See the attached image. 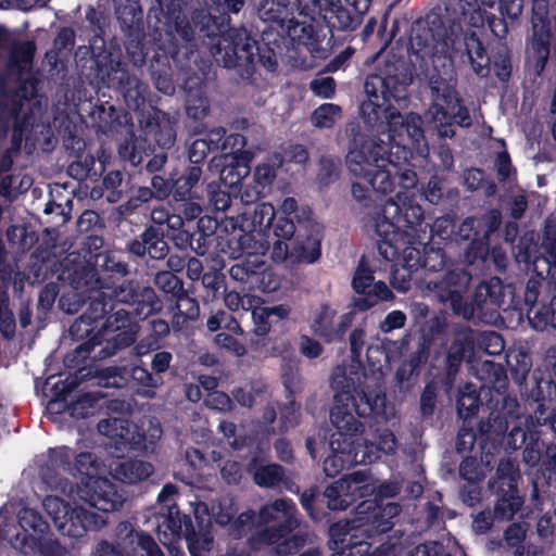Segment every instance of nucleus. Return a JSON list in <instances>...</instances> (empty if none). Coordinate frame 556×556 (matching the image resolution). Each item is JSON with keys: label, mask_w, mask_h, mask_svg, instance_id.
Returning <instances> with one entry per match:
<instances>
[{"label": "nucleus", "mask_w": 556, "mask_h": 556, "mask_svg": "<svg viewBox=\"0 0 556 556\" xmlns=\"http://www.w3.org/2000/svg\"><path fill=\"white\" fill-rule=\"evenodd\" d=\"M98 431L117 441L129 451H140L144 447L146 434L124 417H111L102 419L98 424Z\"/></svg>", "instance_id": "aec40b11"}, {"label": "nucleus", "mask_w": 556, "mask_h": 556, "mask_svg": "<svg viewBox=\"0 0 556 556\" xmlns=\"http://www.w3.org/2000/svg\"><path fill=\"white\" fill-rule=\"evenodd\" d=\"M276 216V210L273 204L268 202L260 203L255 206L252 215V225L260 231L267 230L273 225Z\"/></svg>", "instance_id": "69168bd1"}, {"label": "nucleus", "mask_w": 556, "mask_h": 556, "mask_svg": "<svg viewBox=\"0 0 556 556\" xmlns=\"http://www.w3.org/2000/svg\"><path fill=\"white\" fill-rule=\"evenodd\" d=\"M210 168L217 172L220 180L230 187L239 184L250 173L245 157L233 153H225L213 157L210 162Z\"/></svg>", "instance_id": "cd10ccee"}, {"label": "nucleus", "mask_w": 556, "mask_h": 556, "mask_svg": "<svg viewBox=\"0 0 556 556\" xmlns=\"http://www.w3.org/2000/svg\"><path fill=\"white\" fill-rule=\"evenodd\" d=\"M404 238L405 240H409V242L403 244V241H400L401 248L397 250V254L392 261L397 262L395 266H401L402 268L414 271L420 266V252L412 245L415 238L414 235L405 232Z\"/></svg>", "instance_id": "49530a36"}, {"label": "nucleus", "mask_w": 556, "mask_h": 556, "mask_svg": "<svg viewBox=\"0 0 556 556\" xmlns=\"http://www.w3.org/2000/svg\"><path fill=\"white\" fill-rule=\"evenodd\" d=\"M387 212L393 216H400L405 226L412 230L421 226L424 211L416 202L413 193L397 191L394 197L387 200Z\"/></svg>", "instance_id": "393cba45"}, {"label": "nucleus", "mask_w": 556, "mask_h": 556, "mask_svg": "<svg viewBox=\"0 0 556 556\" xmlns=\"http://www.w3.org/2000/svg\"><path fill=\"white\" fill-rule=\"evenodd\" d=\"M336 316L317 315L313 324L314 333L328 343L343 340L354 317V315H340V318L336 320Z\"/></svg>", "instance_id": "7c9ffc66"}, {"label": "nucleus", "mask_w": 556, "mask_h": 556, "mask_svg": "<svg viewBox=\"0 0 556 556\" xmlns=\"http://www.w3.org/2000/svg\"><path fill=\"white\" fill-rule=\"evenodd\" d=\"M105 330H108V327L98 329L97 333L92 338L80 343L72 352L67 353L63 361L65 367L80 370L84 367L85 361L90 357V353L93 349L97 345H101V338L105 334Z\"/></svg>", "instance_id": "ea45409f"}, {"label": "nucleus", "mask_w": 556, "mask_h": 556, "mask_svg": "<svg viewBox=\"0 0 556 556\" xmlns=\"http://www.w3.org/2000/svg\"><path fill=\"white\" fill-rule=\"evenodd\" d=\"M141 315H106L100 329L108 327L101 338V344L105 345L99 352L102 357L113 356L118 350L131 346L139 332L140 326L136 319Z\"/></svg>", "instance_id": "4468645a"}, {"label": "nucleus", "mask_w": 556, "mask_h": 556, "mask_svg": "<svg viewBox=\"0 0 556 556\" xmlns=\"http://www.w3.org/2000/svg\"><path fill=\"white\" fill-rule=\"evenodd\" d=\"M471 281V275L462 268L448 270L435 296L441 302H450L453 313H462L463 311V296L462 291L467 289Z\"/></svg>", "instance_id": "5701e85b"}, {"label": "nucleus", "mask_w": 556, "mask_h": 556, "mask_svg": "<svg viewBox=\"0 0 556 556\" xmlns=\"http://www.w3.org/2000/svg\"><path fill=\"white\" fill-rule=\"evenodd\" d=\"M469 364L475 370L476 377L481 381L480 390L484 395H502L508 390V377L503 365L492 361H483L477 365L473 361H469Z\"/></svg>", "instance_id": "b1692460"}, {"label": "nucleus", "mask_w": 556, "mask_h": 556, "mask_svg": "<svg viewBox=\"0 0 556 556\" xmlns=\"http://www.w3.org/2000/svg\"><path fill=\"white\" fill-rule=\"evenodd\" d=\"M410 50L424 62L422 66L428 67V63H431L439 75L451 73L455 59L470 63L479 76H485L489 72V59L480 39L472 31L463 34L459 27H452L450 34L444 36L434 35L430 28L417 29L410 39ZM430 88L433 102L426 118L434 124L440 137L454 136L451 121L462 127L471 125L467 108L460 104L454 89L441 76L431 77Z\"/></svg>", "instance_id": "f257e3e1"}, {"label": "nucleus", "mask_w": 556, "mask_h": 556, "mask_svg": "<svg viewBox=\"0 0 556 556\" xmlns=\"http://www.w3.org/2000/svg\"><path fill=\"white\" fill-rule=\"evenodd\" d=\"M502 288V281L496 277L479 283L473 292L471 313L476 309L493 312L495 308L491 305H500Z\"/></svg>", "instance_id": "c9c22d12"}, {"label": "nucleus", "mask_w": 556, "mask_h": 556, "mask_svg": "<svg viewBox=\"0 0 556 556\" xmlns=\"http://www.w3.org/2000/svg\"><path fill=\"white\" fill-rule=\"evenodd\" d=\"M459 477L468 482L472 481H483L485 478V472L483 465L477 457L471 455L464 456L462 463L459 464Z\"/></svg>", "instance_id": "680f3d73"}, {"label": "nucleus", "mask_w": 556, "mask_h": 556, "mask_svg": "<svg viewBox=\"0 0 556 556\" xmlns=\"http://www.w3.org/2000/svg\"><path fill=\"white\" fill-rule=\"evenodd\" d=\"M520 471L510 459H502L496 468L495 477L489 481V489L496 496L493 515L490 511H480L473 518L472 527L478 533L488 532L494 518L510 520L522 507L523 498L518 493Z\"/></svg>", "instance_id": "6e6552de"}, {"label": "nucleus", "mask_w": 556, "mask_h": 556, "mask_svg": "<svg viewBox=\"0 0 556 556\" xmlns=\"http://www.w3.org/2000/svg\"><path fill=\"white\" fill-rule=\"evenodd\" d=\"M505 358L511 379L516 384L521 386L532 368L530 353L523 349H508Z\"/></svg>", "instance_id": "58836bf2"}, {"label": "nucleus", "mask_w": 556, "mask_h": 556, "mask_svg": "<svg viewBox=\"0 0 556 556\" xmlns=\"http://www.w3.org/2000/svg\"><path fill=\"white\" fill-rule=\"evenodd\" d=\"M42 506L51 517L55 527L66 517L67 509L71 506L67 502L58 496H46Z\"/></svg>", "instance_id": "338daca9"}, {"label": "nucleus", "mask_w": 556, "mask_h": 556, "mask_svg": "<svg viewBox=\"0 0 556 556\" xmlns=\"http://www.w3.org/2000/svg\"><path fill=\"white\" fill-rule=\"evenodd\" d=\"M480 230H483L481 241H471L465 254L467 263L471 264L477 256L484 257L488 253L490 236L496 231L502 223V215L498 210H491L481 217H477Z\"/></svg>", "instance_id": "2f4dec72"}, {"label": "nucleus", "mask_w": 556, "mask_h": 556, "mask_svg": "<svg viewBox=\"0 0 556 556\" xmlns=\"http://www.w3.org/2000/svg\"><path fill=\"white\" fill-rule=\"evenodd\" d=\"M477 441L479 442V431L475 430L473 422H463L456 437V452L459 455L469 454Z\"/></svg>", "instance_id": "bf43d9fd"}, {"label": "nucleus", "mask_w": 556, "mask_h": 556, "mask_svg": "<svg viewBox=\"0 0 556 556\" xmlns=\"http://www.w3.org/2000/svg\"><path fill=\"white\" fill-rule=\"evenodd\" d=\"M539 471L543 482L551 486L556 483V444L549 443L544 447ZM540 479V477H538Z\"/></svg>", "instance_id": "603ef678"}, {"label": "nucleus", "mask_w": 556, "mask_h": 556, "mask_svg": "<svg viewBox=\"0 0 556 556\" xmlns=\"http://www.w3.org/2000/svg\"><path fill=\"white\" fill-rule=\"evenodd\" d=\"M17 517L18 525L26 533L41 536L49 529V525L35 509L23 508L20 510Z\"/></svg>", "instance_id": "8fccbe9b"}, {"label": "nucleus", "mask_w": 556, "mask_h": 556, "mask_svg": "<svg viewBox=\"0 0 556 556\" xmlns=\"http://www.w3.org/2000/svg\"><path fill=\"white\" fill-rule=\"evenodd\" d=\"M400 220V216H393L387 212V202L382 210L371 218V227L381 238L378 242L379 254L387 261L396 256L397 250L401 248L400 241H403V244L409 242V240H405V233L399 231Z\"/></svg>", "instance_id": "f3484780"}, {"label": "nucleus", "mask_w": 556, "mask_h": 556, "mask_svg": "<svg viewBox=\"0 0 556 556\" xmlns=\"http://www.w3.org/2000/svg\"><path fill=\"white\" fill-rule=\"evenodd\" d=\"M352 286L357 294L353 300L356 311H367L378 302L389 300L392 295L387 285L383 281L375 282L370 270L363 265L358 266Z\"/></svg>", "instance_id": "a211bd4d"}, {"label": "nucleus", "mask_w": 556, "mask_h": 556, "mask_svg": "<svg viewBox=\"0 0 556 556\" xmlns=\"http://www.w3.org/2000/svg\"><path fill=\"white\" fill-rule=\"evenodd\" d=\"M252 240L253 237L249 233L240 237V244L242 245L243 251L247 253V257H244L240 263L250 275L256 274L264 269L265 262L263 260V255L267 250V247L263 243H255L253 248H250Z\"/></svg>", "instance_id": "79ce46f5"}, {"label": "nucleus", "mask_w": 556, "mask_h": 556, "mask_svg": "<svg viewBox=\"0 0 556 556\" xmlns=\"http://www.w3.org/2000/svg\"><path fill=\"white\" fill-rule=\"evenodd\" d=\"M532 37L529 41L528 52L534 60L536 71H542L549 55V31L542 20H532Z\"/></svg>", "instance_id": "72a5a7b5"}, {"label": "nucleus", "mask_w": 556, "mask_h": 556, "mask_svg": "<svg viewBox=\"0 0 556 556\" xmlns=\"http://www.w3.org/2000/svg\"><path fill=\"white\" fill-rule=\"evenodd\" d=\"M508 429L509 420L506 416L496 409L490 410L488 419L478 424L481 451L485 454L498 452Z\"/></svg>", "instance_id": "4be33fe9"}, {"label": "nucleus", "mask_w": 556, "mask_h": 556, "mask_svg": "<svg viewBox=\"0 0 556 556\" xmlns=\"http://www.w3.org/2000/svg\"><path fill=\"white\" fill-rule=\"evenodd\" d=\"M154 471L152 464L141 459H127L119 463L115 470L114 477L128 484H135L147 480Z\"/></svg>", "instance_id": "4c0bfd02"}, {"label": "nucleus", "mask_w": 556, "mask_h": 556, "mask_svg": "<svg viewBox=\"0 0 556 556\" xmlns=\"http://www.w3.org/2000/svg\"><path fill=\"white\" fill-rule=\"evenodd\" d=\"M530 396L542 408L545 401H552L556 396V382L553 380L540 379L531 390Z\"/></svg>", "instance_id": "774afa93"}, {"label": "nucleus", "mask_w": 556, "mask_h": 556, "mask_svg": "<svg viewBox=\"0 0 556 556\" xmlns=\"http://www.w3.org/2000/svg\"><path fill=\"white\" fill-rule=\"evenodd\" d=\"M342 117L341 108L333 103H324L311 116V122L318 128H330Z\"/></svg>", "instance_id": "09e8293b"}, {"label": "nucleus", "mask_w": 556, "mask_h": 556, "mask_svg": "<svg viewBox=\"0 0 556 556\" xmlns=\"http://www.w3.org/2000/svg\"><path fill=\"white\" fill-rule=\"evenodd\" d=\"M542 249L545 252L544 260L549 267H556V217L547 218L545 222Z\"/></svg>", "instance_id": "4d7b16f0"}, {"label": "nucleus", "mask_w": 556, "mask_h": 556, "mask_svg": "<svg viewBox=\"0 0 556 556\" xmlns=\"http://www.w3.org/2000/svg\"><path fill=\"white\" fill-rule=\"evenodd\" d=\"M364 425L361 422V429L353 437V451L357 453V465L374 464L382 456L391 455L396 448V438L389 429H383L372 434V439L363 438Z\"/></svg>", "instance_id": "dca6fc26"}, {"label": "nucleus", "mask_w": 556, "mask_h": 556, "mask_svg": "<svg viewBox=\"0 0 556 556\" xmlns=\"http://www.w3.org/2000/svg\"><path fill=\"white\" fill-rule=\"evenodd\" d=\"M473 350L475 340L470 334L458 336L453 340L445 358L447 381L452 382L455 379L466 357L468 362L472 361Z\"/></svg>", "instance_id": "473e14b6"}, {"label": "nucleus", "mask_w": 556, "mask_h": 556, "mask_svg": "<svg viewBox=\"0 0 556 556\" xmlns=\"http://www.w3.org/2000/svg\"><path fill=\"white\" fill-rule=\"evenodd\" d=\"M194 519L195 525L190 515L174 506L169 507L165 523L173 536L186 539L191 556H204V552L210 551L213 543L208 531L211 521L199 515V507L194 509Z\"/></svg>", "instance_id": "9d476101"}, {"label": "nucleus", "mask_w": 556, "mask_h": 556, "mask_svg": "<svg viewBox=\"0 0 556 556\" xmlns=\"http://www.w3.org/2000/svg\"><path fill=\"white\" fill-rule=\"evenodd\" d=\"M296 507L289 498H277L261 507L258 514L253 510L241 513L231 525V534L241 539L253 528H257L247 541L252 552L273 546V556H289L298 553L306 544V535L292 533L299 521Z\"/></svg>", "instance_id": "7ed1b4c3"}, {"label": "nucleus", "mask_w": 556, "mask_h": 556, "mask_svg": "<svg viewBox=\"0 0 556 556\" xmlns=\"http://www.w3.org/2000/svg\"><path fill=\"white\" fill-rule=\"evenodd\" d=\"M119 84L124 91L125 100L130 109L137 110L144 102V97L148 90L138 77L130 76L125 73L119 78Z\"/></svg>", "instance_id": "37998d69"}, {"label": "nucleus", "mask_w": 556, "mask_h": 556, "mask_svg": "<svg viewBox=\"0 0 556 556\" xmlns=\"http://www.w3.org/2000/svg\"><path fill=\"white\" fill-rule=\"evenodd\" d=\"M140 531L129 521H121L113 534V544L121 548L127 556H136V544Z\"/></svg>", "instance_id": "c03bdc74"}, {"label": "nucleus", "mask_w": 556, "mask_h": 556, "mask_svg": "<svg viewBox=\"0 0 556 556\" xmlns=\"http://www.w3.org/2000/svg\"><path fill=\"white\" fill-rule=\"evenodd\" d=\"M271 257L275 262L281 263L287 258L296 262L313 263L320 256V225L311 220H299L298 228L287 217H279L274 225Z\"/></svg>", "instance_id": "0eeeda50"}, {"label": "nucleus", "mask_w": 556, "mask_h": 556, "mask_svg": "<svg viewBox=\"0 0 556 556\" xmlns=\"http://www.w3.org/2000/svg\"><path fill=\"white\" fill-rule=\"evenodd\" d=\"M302 405L294 395H286L285 402H268L263 407L256 422L257 432L269 440L274 435H283L299 427L302 421Z\"/></svg>", "instance_id": "9b49d317"}, {"label": "nucleus", "mask_w": 556, "mask_h": 556, "mask_svg": "<svg viewBox=\"0 0 556 556\" xmlns=\"http://www.w3.org/2000/svg\"><path fill=\"white\" fill-rule=\"evenodd\" d=\"M485 406L490 410L496 409L497 412H501L506 416L507 420H509V418L518 417L519 414V403L516 396H510L507 394V391L502 395L491 394Z\"/></svg>", "instance_id": "3c124183"}, {"label": "nucleus", "mask_w": 556, "mask_h": 556, "mask_svg": "<svg viewBox=\"0 0 556 556\" xmlns=\"http://www.w3.org/2000/svg\"><path fill=\"white\" fill-rule=\"evenodd\" d=\"M473 340L475 346L488 355H501L505 351V340L497 331H480Z\"/></svg>", "instance_id": "de8ad7c7"}, {"label": "nucleus", "mask_w": 556, "mask_h": 556, "mask_svg": "<svg viewBox=\"0 0 556 556\" xmlns=\"http://www.w3.org/2000/svg\"><path fill=\"white\" fill-rule=\"evenodd\" d=\"M390 151V142L377 137L367 138L346 154L348 170L354 178L365 181L375 192L381 194H389L395 190L397 176L399 191H407L415 195L417 174L409 167H399L391 160Z\"/></svg>", "instance_id": "20e7f679"}, {"label": "nucleus", "mask_w": 556, "mask_h": 556, "mask_svg": "<svg viewBox=\"0 0 556 556\" xmlns=\"http://www.w3.org/2000/svg\"><path fill=\"white\" fill-rule=\"evenodd\" d=\"M80 500L103 514L119 510L125 502L124 494L108 478H90L78 489Z\"/></svg>", "instance_id": "2eb2a0df"}, {"label": "nucleus", "mask_w": 556, "mask_h": 556, "mask_svg": "<svg viewBox=\"0 0 556 556\" xmlns=\"http://www.w3.org/2000/svg\"><path fill=\"white\" fill-rule=\"evenodd\" d=\"M202 170L198 166H192L186 175L179 177L174 184V198L184 201L190 193L191 189L199 182Z\"/></svg>", "instance_id": "13d9d810"}, {"label": "nucleus", "mask_w": 556, "mask_h": 556, "mask_svg": "<svg viewBox=\"0 0 556 556\" xmlns=\"http://www.w3.org/2000/svg\"><path fill=\"white\" fill-rule=\"evenodd\" d=\"M140 365L127 366H109L100 371V379L104 387L122 389L131 387L136 389L139 395L153 397L155 389L163 384V378L149 371L143 363Z\"/></svg>", "instance_id": "f8f14e48"}, {"label": "nucleus", "mask_w": 556, "mask_h": 556, "mask_svg": "<svg viewBox=\"0 0 556 556\" xmlns=\"http://www.w3.org/2000/svg\"><path fill=\"white\" fill-rule=\"evenodd\" d=\"M365 331L362 328H355L350 334L351 364L349 368L337 366L332 370L330 387L334 394L340 390L334 388L333 379L339 374L345 378L340 386L342 391H346L351 395L349 404L353 407L358 418H381L387 419V396L384 392L369 390L363 386V379L366 374L362 370V350L364 345Z\"/></svg>", "instance_id": "39448f33"}, {"label": "nucleus", "mask_w": 556, "mask_h": 556, "mask_svg": "<svg viewBox=\"0 0 556 556\" xmlns=\"http://www.w3.org/2000/svg\"><path fill=\"white\" fill-rule=\"evenodd\" d=\"M481 393L483 391L477 390L476 386L471 383H466L459 389L456 410L463 422H472V418L477 416L480 406H482Z\"/></svg>", "instance_id": "e433bc0d"}, {"label": "nucleus", "mask_w": 556, "mask_h": 556, "mask_svg": "<svg viewBox=\"0 0 556 556\" xmlns=\"http://www.w3.org/2000/svg\"><path fill=\"white\" fill-rule=\"evenodd\" d=\"M105 316L106 315H78L70 326L68 332L71 338L75 341L89 340L97 333L96 329L100 321L103 323Z\"/></svg>", "instance_id": "a18cd8bd"}, {"label": "nucleus", "mask_w": 556, "mask_h": 556, "mask_svg": "<svg viewBox=\"0 0 556 556\" xmlns=\"http://www.w3.org/2000/svg\"><path fill=\"white\" fill-rule=\"evenodd\" d=\"M344 489L345 485L342 481H334L325 489L323 494L329 510L340 511L349 507L348 494L343 495Z\"/></svg>", "instance_id": "6e6d98bb"}, {"label": "nucleus", "mask_w": 556, "mask_h": 556, "mask_svg": "<svg viewBox=\"0 0 556 556\" xmlns=\"http://www.w3.org/2000/svg\"><path fill=\"white\" fill-rule=\"evenodd\" d=\"M76 289L86 290H102L109 288V283L104 281L98 274L97 269L90 266H85L79 273H76L74 279Z\"/></svg>", "instance_id": "864d4df0"}, {"label": "nucleus", "mask_w": 556, "mask_h": 556, "mask_svg": "<svg viewBox=\"0 0 556 556\" xmlns=\"http://www.w3.org/2000/svg\"><path fill=\"white\" fill-rule=\"evenodd\" d=\"M208 46L215 61L228 68L252 64L258 51L256 40L244 27L230 28L211 38Z\"/></svg>", "instance_id": "1a4fd4ad"}, {"label": "nucleus", "mask_w": 556, "mask_h": 556, "mask_svg": "<svg viewBox=\"0 0 556 556\" xmlns=\"http://www.w3.org/2000/svg\"><path fill=\"white\" fill-rule=\"evenodd\" d=\"M412 83V74L403 61L387 62L379 74L369 75L364 84L365 100L361 104V113L365 123L371 127L388 128V139L397 147L406 144L420 156L429 152L424 135L422 119L418 114L402 115L390 103L393 99L401 102L407 98V87Z\"/></svg>", "instance_id": "f03ea898"}, {"label": "nucleus", "mask_w": 556, "mask_h": 556, "mask_svg": "<svg viewBox=\"0 0 556 556\" xmlns=\"http://www.w3.org/2000/svg\"><path fill=\"white\" fill-rule=\"evenodd\" d=\"M344 377L337 374L333 379L334 388L340 390L333 395L334 404L330 409V421L336 428L329 441L331 454L324 460V471L327 477L334 478L345 468L357 465V453L353 451V437L361 429V421L356 418V413L349 404L351 395L346 391H342Z\"/></svg>", "instance_id": "423d86ee"}, {"label": "nucleus", "mask_w": 556, "mask_h": 556, "mask_svg": "<svg viewBox=\"0 0 556 556\" xmlns=\"http://www.w3.org/2000/svg\"><path fill=\"white\" fill-rule=\"evenodd\" d=\"M132 306L135 313H160L162 311L160 300L150 287H143L139 290Z\"/></svg>", "instance_id": "052dcab7"}, {"label": "nucleus", "mask_w": 556, "mask_h": 556, "mask_svg": "<svg viewBox=\"0 0 556 556\" xmlns=\"http://www.w3.org/2000/svg\"><path fill=\"white\" fill-rule=\"evenodd\" d=\"M106 523L108 518L104 515L97 514L81 506H70L66 517L61 520L56 529L62 535L80 539L90 531L101 530Z\"/></svg>", "instance_id": "6ab92c4d"}, {"label": "nucleus", "mask_w": 556, "mask_h": 556, "mask_svg": "<svg viewBox=\"0 0 556 556\" xmlns=\"http://www.w3.org/2000/svg\"><path fill=\"white\" fill-rule=\"evenodd\" d=\"M438 402L437 387L433 382L426 383L419 400V413L422 420L432 419Z\"/></svg>", "instance_id": "e2e57ef3"}, {"label": "nucleus", "mask_w": 556, "mask_h": 556, "mask_svg": "<svg viewBox=\"0 0 556 556\" xmlns=\"http://www.w3.org/2000/svg\"><path fill=\"white\" fill-rule=\"evenodd\" d=\"M287 36L298 45H303L313 55L321 56L320 43L318 37L314 34L311 24L302 23L292 15V21H288L285 28H281Z\"/></svg>", "instance_id": "f704fd0d"}, {"label": "nucleus", "mask_w": 556, "mask_h": 556, "mask_svg": "<svg viewBox=\"0 0 556 556\" xmlns=\"http://www.w3.org/2000/svg\"><path fill=\"white\" fill-rule=\"evenodd\" d=\"M281 164L282 157L279 154L273 155L267 162L256 166L254 172L255 180L262 186L271 184L276 177V172Z\"/></svg>", "instance_id": "0e129e2a"}, {"label": "nucleus", "mask_w": 556, "mask_h": 556, "mask_svg": "<svg viewBox=\"0 0 556 556\" xmlns=\"http://www.w3.org/2000/svg\"><path fill=\"white\" fill-rule=\"evenodd\" d=\"M247 470L252 476L253 482L261 488H277L283 484L292 491L286 470L279 464H264L262 458L254 456L249 462Z\"/></svg>", "instance_id": "bb28decb"}, {"label": "nucleus", "mask_w": 556, "mask_h": 556, "mask_svg": "<svg viewBox=\"0 0 556 556\" xmlns=\"http://www.w3.org/2000/svg\"><path fill=\"white\" fill-rule=\"evenodd\" d=\"M255 12L260 21L281 29L288 21H292L295 8L288 0H261L255 7Z\"/></svg>", "instance_id": "c756f323"}, {"label": "nucleus", "mask_w": 556, "mask_h": 556, "mask_svg": "<svg viewBox=\"0 0 556 556\" xmlns=\"http://www.w3.org/2000/svg\"><path fill=\"white\" fill-rule=\"evenodd\" d=\"M9 49V68L17 72L22 80L30 70L35 46L30 41H17L15 35L5 27L0 26V51Z\"/></svg>", "instance_id": "412c9836"}, {"label": "nucleus", "mask_w": 556, "mask_h": 556, "mask_svg": "<svg viewBox=\"0 0 556 556\" xmlns=\"http://www.w3.org/2000/svg\"><path fill=\"white\" fill-rule=\"evenodd\" d=\"M406 344L407 340L405 338L395 341L386 339L378 343L369 344L366 350V366L363 364L362 369L366 374V377L363 379V386L369 390L384 392L378 386V381L384 376L383 369H389L391 364L401 357Z\"/></svg>", "instance_id": "ddd939ff"}, {"label": "nucleus", "mask_w": 556, "mask_h": 556, "mask_svg": "<svg viewBox=\"0 0 556 556\" xmlns=\"http://www.w3.org/2000/svg\"><path fill=\"white\" fill-rule=\"evenodd\" d=\"M429 348L420 344L405 358L395 371V382L400 389H410L419 379L424 366L429 359Z\"/></svg>", "instance_id": "c85d7f7f"}, {"label": "nucleus", "mask_w": 556, "mask_h": 556, "mask_svg": "<svg viewBox=\"0 0 556 556\" xmlns=\"http://www.w3.org/2000/svg\"><path fill=\"white\" fill-rule=\"evenodd\" d=\"M300 504L315 521H320L328 515L327 501L317 485H312L302 492Z\"/></svg>", "instance_id": "a19ab883"}, {"label": "nucleus", "mask_w": 556, "mask_h": 556, "mask_svg": "<svg viewBox=\"0 0 556 556\" xmlns=\"http://www.w3.org/2000/svg\"><path fill=\"white\" fill-rule=\"evenodd\" d=\"M36 91L35 79L25 78L16 94L0 96V131L5 134L12 122H16L22 109V99L33 97Z\"/></svg>", "instance_id": "a878e982"}, {"label": "nucleus", "mask_w": 556, "mask_h": 556, "mask_svg": "<svg viewBox=\"0 0 556 556\" xmlns=\"http://www.w3.org/2000/svg\"><path fill=\"white\" fill-rule=\"evenodd\" d=\"M147 254L153 260H163L169 251L167 242L159 231L149 227L144 230Z\"/></svg>", "instance_id": "5fc2aeb1"}]
</instances>
